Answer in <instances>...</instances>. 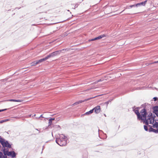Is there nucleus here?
<instances>
[{
	"label": "nucleus",
	"instance_id": "obj_18",
	"mask_svg": "<svg viewBox=\"0 0 158 158\" xmlns=\"http://www.w3.org/2000/svg\"><path fill=\"white\" fill-rule=\"evenodd\" d=\"M39 64L38 60L35 61L31 64V66H35Z\"/></svg>",
	"mask_w": 158,
	"mask_h": 158
},
{
	"label": "nucleus",
	"instance_id": "obj_15",
	"mask_svg": "<svg viewBox=\"0 0 158 158\" xmlns=\"http://www.w3.org/2000/svg\"><path fill=\"white\" fill-rule=\"evenodd\" d=\"M8 101H10V102H22V100H16V99H9L7 100Z\"/></svg>",
	"mask_w": 158,
	"mask_h": 158
},
{
	"label": "nucleus",
	"instance_id": "obj_17",
	"mask_svg": "<svg viewBox=\"0 0 158 158\" xmlns=\"http://www.w3.org/2000/svg\"><path fill=\"white\" fill-rule=\"evenodd\" d=\"M94 112L93 110L92 109L90 110V111L87 112L85 113L84 115H88L90 114H92Z\"/></svg>",
	"mask_w": 158,
	"mask_h": 158
},
{
	"label": "nucleus",
	"instance_id": "obj_47",
	"mask_svg": "<svg viewBox=\"0 0 158 158\" xmlns=\"http://www.w3.org/2000/svg\"><path fill=\"white\" fill-rule=\"evenodd\" d=\"M100 131V130L98 129V131Z\"/></svg>",
	"mask_w": 158,
	"mask_h": 158
},
{
	"label": "nucleus",
	"instance_id": "obj_36",
	"mask_svg": "<svg viewBox=\"0 0 158 158\" xmlns=\"http://www.w3.org/2000/svg\"><path fill=\"white\" fill-rule=\"evenodd\" d=\"M9 120V119H5V120H4V122H6L7 121H8Z\"/></svg>",
	"mask_w": 158,
	"mask_h": 158
},
{
	"label": "nucleus",
	"instance_id": "obj_11",
	"mask_svg": "<svg viewBox=\"0 0 158 158\" xmlns=\"http://www.w3.org/2000/svg\"><path fill=\"white\" fill-rule=\"evenodd\" d=\"M140 120H142L143 122L145 123L146 126L148 125V119H147L146 117L142 118V119H140Z\"/></svg>",
	"mask_w": 158,
	"mask_h": 158
},
{
	"label": "nucleus",
	"instance_id": "obj_50",
	"mask_svg": "<svg viewBox=\"0 0 158 158\" xmlns=\"http://www.w3.org/2000/svg\"><path fill=\"white\" fill-rule=\"evenodd\" d=\"M84 0H82V1H83Z\"/></svg>",
	"mask_w": 158,
	"mask_h": 158
},
{
	"label": "nucleus",
	"instance_id": "obj_5",
	"mask_svg": "<svg viewBox=\"0 0 158 158\" xmlns=\"http://www.w3.org/2000/svg\"><path fill=\"white\" fill-rule=\"evenodd\" d=\"M96 97L95 96L94 97L88 98L87 99H84L83 100H79V101H78L75 102V103H74L73 105V106H75V105H77L79 104V103H82L83 102H86V101H87L89 100L90 99H92V98H95Z\"/></svg>",
	"mask_w": 158,
	"mask_h": 158
},
{
	"label": "nucleus",
	"instance_id": "obj_22",
	"mask_svg": "<svg viewBox=\"0 0 158 158\" xmlns=\"http://www.w3.org/2000/svg\"><path fill=\"white\" fill-rule=\"evenodd\" d=\"M155 115L154 114H153L151 112H150L149 114H148V117H153V116Z\"/></svg>",
	"mask_w": 158,
	"mask_h": 158
},
{
	"label": "nucleus",
	"instance_id": "obj_45",
	"mask_svg": "<svg viewBox=\"0 0 158 158\" xmlns=\"http://www.w3.org/2000/svg\"><path fill=\"white\" fill-rule=\"evenodd\" d=\"M155 88V89H156V90H157V89L156 88Z\"/></svg>",
	"mask_w": 158,
	"mask_h": 158
},
{
	"label": "nucleus",
	"instance_id": "obj_29",
	"mask_svg": "<svg viewBox=\"0 0 158 158\" xmlns=\"http://www.w3.org/2000/svg\"><path fill=\"white\" fill-rule=\"evenodd\" d=\"M153 99H154V100L155 101L158 100V98L156 97H155L153 98Z\"/></svg>",
	"mask_w": 158,
	"mask_h": 158
},
{
	"label": "nucleus",
	"instance_id": "obj_4",
	"mask_svg": "<svg viewBox=\"0 0 158 158\" xmlns=\"http://www.w3.org/2000/svg\"><path fill=\"white\" fill-rule=\"evenodd\" d=\"M64 50V49L62 50ZM62 51V50L57 51L54 52H53L51 53H50L48 55V58H49L52 57H53L58 55H59L60 53Z\"/></svg>",
	"mask_w": 158,
	"mask_h": 158
},
{
	"label": "nucleus",
	"instance_id": "obj_7",
	"mask_svg": "<svg viewBox=\"0 0 158 158\" xmlns=\"http://www.w3.org/2000/svg\"><path fill=\"white\" fill-rule=\"evenodd\" d=\"M147 1V0H145L144 1L142 2H141L137 3L136 4V6L137 7L140 6H144L145 5Z\"/></svg>",
	"mask_w": 158,
	"mask_h": 158
},
{
	"label": "nucleus",
	"instance_id": "obj_37",
	"mask_svg": "<svg viewBox=\"0 0 158 158\" xmlns=\"http://www.w3.org/2000/svg\"><path fill=\"white\" fill-rule=\"evenodd\" d=\"M4 122V120L0 121V123Z\"/></svg>",
	"mask_w": 158,
	"mask_h": 158
},
{
	"label": "nucleus",
	"instance_id": "obj_31",
	"mask_svg": "<svg viewBox=\"0 0 158 158\" xmlns=\"http://www.w3.org/2000/svg\"><path fill=\"white\" fill-rule=\"evenodd\" d=\"M112 100V99L109 100V101L106 102L105 103L107 105L109 103V102H110Z\"/></svg>",
	"mask_w": 158,
	"mask_h": 158
},
{
	"label": "nucleus",
	"instance_id": "obj_26",
	"mask_svg": "<svg viewBox=\"0 0 158 158\" xmlns=\"http://www.w3.org/2000/svg\"><path fill=\"white\" fill-rule=\"evenodd\" d=\"M52 123V122L50 120H49V122H48V126H51Z\"/></svg>",
	"mask_w": 158,
	"mask_h": 158
},
{
	"label": "nucleus",
	"instance_id": "obj_51",
	"mask_svg": "<svg viewBox=\"0 0 158 158\" xmlns=\"http://www.w3.org/2000/svg\"><path fill=\"white\" fill-rule=\"evenodd\" d=\"M42 158L41 157V158Z\"/></svg>",
	"mask_w": 158,
	"mask_h": 158
},
{
	"label": "nucleus",
	"instance_id": "obj_12",
	"mask_svg": "<svg viewBox=\"0 0 158 158\" xmlns=\"http://www.w3.org/2000/svg\"><path fill=\"white\" fill-rule=\"evenodd\" d=\"M67 137L65 136L64 134H61L60 137V138L59 139H60V140H67Z\"/></svg>",
	"mask_w": 158,
	"mask_h": 158
},
{
	"label": "nucleus",
	"instance_id": "obj_2",
	"mask_svg": "<svg viewBox=\"0 0 158 158\" xmlns=\"http://www.w3.org/2000/svg\"><path fill=\"white\" fill-rule=\"evenodd\" d=\"M146 103L144 104H143L141 105V106L143 107H144V108L142 109L140 111V113L141 114H140L141 119H142V118L147 117V110L146 109Z\"/></svg>",
	"mask_w": 158,
	"mask_h": 158
},
{
	"label": "nucleus",
	"instance_id": "obj_10",
	"mask_svg": "<svg viewBox=\"0 0 158 158\" xmlns=\"http://www.w3.org/2000/svg\"><path fill=\"white\" fill-rule=\"evenodd\" d=\"M2 150L3 151L4 155H6L8 156H10V151L9 152L8 150L6 151L5 148L2 149Z\"/></svg>",
	"mask_w": 158,
	"mask_h": 158
},
{
	"label": "nucleus",
	"instance_id": "obj_41",
	"mask_svg": "<svg viewBox=\"0 0 158 158\" xmlns=\"http://www.w3.org/2000/svg\"><path fill=\"white\" fill-rule=\"evenodd\" d=\"M136 108L137 109V110H138V109H139L140 108L139 107H137Z\"/></svg>",
	"mask_w": 158,
	"mask_h": 158
},
{
	"label": "nucleus",
	"instance_id": "obj_21",
	"mask_svg": "<svg viewBox=\"0 0 158 158\" xmlns=\"http://www.w3.org/2000/svg\"><path fill=\"white\" fill-rule=\"evenodd\" d=\"M99 40L98 37H97L94 38L92 39L91 40H89V41H94V40Z\"/></svg>",
	"mask_w": 158,
	"mask_h": 158
},
{
	"label": "nucleus",
	"instance_id": "obj_16",
	"mask_svg": "<svg viewBox=\"0 0 158 158\" xmlns=\"http://www.w3.org/2000/svg\"><path fill=\"white\" fill-rule=\"evenodd\" d=\"M152 127L153 128H158V122L155 121V123L153 124Z\"/></svg>",
	"mask_w": 158,
	"mask_h": 158
},
{
	"label": "nucleus",
	"instance_id": "obj_8",
	"mask_svg": "<svg viewBox=\"0 0 158 158\" xmlns=\"http://www.w3.org/2000/svg\"><path fill=\"white\" fill-rule=\"evenodd\" d=\"M93 111L94 110V112L96 114L99 113L101 110L100 106H97L95 107L93 109Z\"/></svg>",
	"mask_w": 158,
	"mask_h": 158
},
{
	"label": "nucleus",
	"instance_id": "obj_33",
	"mask_svg": "<svg viewBox=\"0 0 158 158\" xmlns=\"http://www.w3.org/2000/svg\"><path fill=\"white\" fill-rule=\"evenodd\" d=\"M2 152H0V158H2Z\"/></svg>",
	"mask_w": 158,
	"mask_h": 158
},
{
	"label": "nucleus",
	"instance_id": "obj_20",
	"mask_svg": "<svg viewBox=\"0 0 158 158\" xmlns=\"http://www.w3.org/2000/svg\"><path fill=\"white\" fill-rule=\"evenodd\" d=\"M106 36V35L103 34L102 35H101L98 36L99 40L102 38L104 37H105Z\"/></svg>",
	"mask_w": 158,
	"mask_h": 158
},
{
	"label": "nucleus",
	"instance_id": "obj_28",
	"mask_svg": "<svg viewBox=\"0 0 158 158\" xmlns=\"http://www.w3.org/2000/svg\"><path fill=\"white\" fill-rule=\"evenodd\" d=\"M40 118H44V117L43 116V115L41 114L40 116L39 117H36V118L37 119H40Z\"/></svg>",
	"mask_w": 158,
	"mask_h": 158
},
{
	"label": "nucleus",
	"instance_id": "obj_39",
	"mask_svg": "<svg viewBox=\"0 0 158 158\" xmlns=\"http://www.w3.org/2000/svg\"><path fill=\"white\" fill-rule=\"evenodd\" d=\"M102 81L101 80V79H99L97 81V82H100V81Z\"/></svg>",
	"mask_w": 158,
	"mask_h": 158
},
{
	"label": "nucleus",
	"instance_id": "obj_23",
	"mask_svg": "<svg viewBox=\"0 0 158 158\" xmlns=\"http://www.w3.org/2000/svg\"><path fill=\"white\" fill-rule=\"evenodd\" d=\"M154 129L152 128V126H151V127L149 128L148 131L149 132H152Z\"/></svg>",
	"mask_w": 158,
	"mask_h": 158
},
{
	"label": "nucleus",
	"instance_id": "obj_40",
	"mask_svg": "<svg viewBox=\"0 0 158 158\" xmlns=\"http://www.w3.org/2000/svg\"><path fill=\"white\" fill-rule=\"evenodd\" d=\"M9 132H10V131H8V132H7V133L8 134H9Z\"/></svg>",
	"mask_w": 158,
	"mask_h": 158
},
{
	"label": "nucleus",
	"instance_id": "obj_49",
	"mask_svg": "<svg viewBox=\"0 0 158 158\" xmlns=\"http://www.w3.org/2000/svg\"><path fill=\"white\" fill-rule=\"evenodd\" d=\"M157 62H158V61H157Z\"/></svg>",
	"mask_w": 158,
	"mask_h": 158
},
{
	"label": "nucleus",
	"instance_id": "obj_3",
	"mask_svg": "<svg viewBox=\"0 0 158 158\" xmlns=\"http://www.w3.org/2000/svg\"><path fill=\"white\" fill-rule=\"evenodd\" d=\"M56 143L60 146H65L67 144V140L56 139Z\"/></svg>",
	"mask_w": 158,
	"mask_h": 158
},
{
	"label": "nucleus",
	"instance_id": "obj_1",
	"mask_svg": "<svg viewBox=\"0 0 158 158\" xmlns=\"http://www.w3.org/2000/svg\"><path fill=\"white\" fill-rule=\"evenodd\" d=\"M0 143L4 148L6 147L9 148H10L11 147V145L7 141H6L1 136H0Z\"/></svg>",
	"mask_w": 158,
	"mask_h": 158
},
{
	"label": "nucleus",
	"instance_id": "obj_13",
	"mask_svg": "<svg viewBox=\"0 0 158 158\" xmlns=\"http://www.w3.org/2000/svg\"><path fill=\"white\" fill-rule=\"evenodd\" d=\"M48 58H49L48 57V56H46L45 58H42V59H40V60H38V62L39 63H39L42 62L43 61H45V60H46L48 59Z\"/></svg>",
	"mask_w": 158,
	"mask_h": 158
},
{
	"label": "nucleus",
	"instance_id": "obj_42",
	"mask_svg": "<svg viewBox=\"0 0 158 158\" xmlns=\"http://www.w3.org/2000/svg\"><path fill=\"white\" fill-rule=\"evenodd\" d=\"M148 126H149V127H151V126L150 125H148Z\"/></svg>",
	"mask_w": 158,
	"mask_h": 158
},
{
	"label": "nucleus",
	"instance_id": "obj_35",
	"mask_svg": "<svg viewBox=\"0 0 158 158\" xmlns=\"http://www.w3.org/2000/svg\"><path fill=\"white\" fill-rule=\"evenodd\" d=\"M49 119L50 120H51L52 122V121L54 120H55V118H51Z\"/></svg>",
	"mask_w": 158,
	"mask_h": 158
},
{
	"label": "nucleus",
	"instance_id": "obj_43",
	"mask_svg": "<svg viewBox=\"0 0 158 158\" xmlns=\"http://www.w3.org/2000/svg\"><path fill=\"white\" fill-rule=\"evenodd\" d=\"M36 114H35L34 115V116H36Z\"/></svg>",
	"mask_w": 158,
	"mask_h": 158
},
{
	"label": "nucleus",
	"instance_id": "obj_27",
	"mask_svg": "<svg viewBox=\"0 0 158 158\" xmlns=\"http://www.w3.org/2000/svg\"><path fill=\"white\" fill-rule=\"evenodd\" d=\"M68 34V32H64L63 34V36H64V37L65 36H66Z\"/></svg>",
	"mask_w": 158,
	"mask_h": 158
},
{
	"label": "nucleus",
	"instance_id": "obj_48",
	"mask_svg": "<svg viewBox=\"0 0 158 158\" xmlns=\"http://www.w3.org/2000/svg\"><path fill=\"white\" fill-rule=\"evenodd\" d=\"M158 133V128L157 129Z\"/></svg>",
	"mask_w": 158,
	"mask_h": 158
},
{
	"label": "nucleus",
	"instance_id": "obj_34",
	"mask_svg": "<svg viewBox=\"0 0 158 158\" xmlns=\"http://www.w3.org/2000/svg\"><path fill=\"white\" fill-rule=\"evenodd\" d=\"M7 110V109H4L0 110V112H2V111H5V110Z\"/></svg>",
	"mask_w": 158,
	"mask_h": 158
},
{
	"label": "nucleus",
	"instance_id": "obj_6",
	"mask_svg": "<svg viewBox=\"0 0 158 158\" xmlns=\"http://www.w3.org/2000/svg\"><path fill=\"white\" fill-rule=\"evenodd\" d=\"M135 107V106H134L133 108V110L135 113L136 114L137 116V119L139 120H140V119H141V118H140L141 117L140 114L139 113L138 110H136L135 109H134V108Z\"/></svg>",
	"mask_w": 158,
	"mask_h": 158
},
{
	"label": "nucleus",
	"instance_id": "obj_9",
	"mask_svg": "<svg viewBox=\"0 0 158 158\" xmlns=\"http://www.w3.org/2000/svg\"><path fill=\"white\" fill-rule=\"evenodd\" d=\"M156 117L155 115H154L153 117H149L147 119L149 121V123L153 124L154 123V121H156L155 118Z\"/></svg>",
	"mask_w": 158,
	"mask_h": 158
},
{
	"label": "nucleus",
	"instance_id": "obj_38",
	"mask_svg": "<svg viewBox=\"0 0 158 158\" xmlns=\"http://www.w3.org/2000/svg\"><path fill=\"white\" fill-rule=\"evenodd\" d=\"M157 63H158V62H157V61H154L153 63V64H156Z\"/></svg>",
	"mask_w": 158,
	"mask_h": 158
},
{
	"label": "nucleus",
	"instance_id": "obj_46",
	"mask_svg": "<svg viewBox=\"0 0 158 158\" xmlns=\"http://www.w3.org/2000/svg\"><path fill=\"white\" fill-rule=\"evenodd\" d=\"M48 113H51V112H48Z\"/></svg>",
	"mask_w": 158,
	"mask_h": 158
},
{
	"label": "nucleus",
	"instance_id": "obj_14",
	"mask_svg": "<svg viewBox=\"0 0 158 158\" xmlns=\"http://www.w3.org/2000/svg\"><path fill=\"white\" fill-rule=\"evenodd\" d=\"M16 154L14 151H10V156H11L12 157H16Z\"/></svg>",
	"mask_w": 158,
	"mask_h": 158
},
{
	"label": "nucleus",
	"instance_id": "obj_32",
	"mask_svg": "<svg viewBox=\"0 0 158 158\" xmlns=\"http://www.w3.org/2000/svg\"><path fill=\"white\" fill-rule=\"evenodd\" d=\"M2 158H7L6 155H4H4H3L2 154Z\"/></svg>",
	"mask_w": 158,
	"mask_h": 158
},
{
	"label": "nucleus",
	"instance_id": "obj_24",
	"mask_svg": "<svg viewBox=\"0 0 158 158\" xmlns=\"http://www.w3.org/2000/svg\"><path fill=\"white\" fill-rule=\"evenodd\" d=\"M144 128L146 131H148V126L146 125H144Z\"/></svg>",
	"mask_w": 158,
	"mask_h": 158
},
{
	"label": "nucleus",
	"instance_id": "obj_30",
	"mask_svg": "<svg viewBox=\"0 0 158 158\" xmlns=\"http://www.w3.org/2000/svg\"><path fill=\"white\" fill-rule=\"evenodd\" d=\"M155 133H158V131L157 129V130H156L155 129H154L153 131H152Z\"/></svg>",
	"mask_w": 158,
	"mask_h": 158
},
{
	"label": "nucleus",
	"instance_id": "obj_44",
	"mask_svg": "<svg viewBox=\"0 0 158 158\" xmlns=\"http://www.w3.org/2000/svg\"><path fill=\"white\" fill-rule=\"evenodd\" d=\"M67 11H69V10H67Z\"/></svg>",
	"mask_w": 158,
	"mask_h": 158
},
{
	"label": "nucleus",
	"instance_id": "obj_19",
	"mask_svg": "<svg viewBox=\"0 0 158 158\" xmlns=\"http://www.w3.org/2000/svg\"><path fill=\"white\" fill-rule=\"evenodd\" d=\"M136 7V4L128 6H127V8L129 9L132 7Z\"/></svg>",
	"mask_w": 158,
	"mask_h": 158
},
{
	"label": "nucleus",
	"instance_id": "obj_25",
	"mask_svg": "<svg viewBox=\"0 0 158 158\" xmlns=\"http://www.w3.org/2000/svg\"><path fill=\"white\" fill-rule=\"evenodd\" d=\"M79 2L76 3L75 6V7L73 9H75L76 8H77V7L79 5Z\"/></svg>",
	"mask_w": 158,
	"mask_h": 158
}]
</instances>
